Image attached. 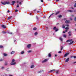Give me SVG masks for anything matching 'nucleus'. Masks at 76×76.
<instances>
[{"mask_svg":"<svg viewBox=\"0 0 76 76\" xmlns=\"http://www.w3.org/2000/svg\"><path fill=\"white\" fill-rule=\"evenodd\" d=\"M60 0H56V1H58Z\"/></svg>","mask_w":76,"mask_h":76,"instance_id":"59","label":"nucleus"},{"mask_svg":"<svg viewBox=\"0 0 76 76\" xmlns=\"http://www.w3.org/2000/svg\"><path fill=\"white\" fill-rule=\"evenodd\" d=\"M12 16H10V17H8L7 19H8V20H10V19H11V18H12Z\"/></svg>","mask_w":76,"mask_h":76,"instance_id":"20","label":"nucleus"},{"mask_svg":"<svg viewBox=\"0 0 76 76\" xmlns=\"http://www.w3.org/2000/svg\"><path fill=\"white\" fill-rule=\"evenodd\" d=\"M70 20H72V18H70Z\"/></svg>","mask_w":76,"mask_h":76,"instance_id":"51","label":"nucleus"},{"mask_svg":"<svg viewBox=\"0 0 76 76\" xmlns=\"http://www.w3.org/2000/svg\"><path fill=\"white\" fill-rule=\"evenodd\" d=\"M32 52V51L31 50H28L27 51V52L28 53H31Z\"/></svg>","mask_w":76,"mask_h":76,"instance_id":"29","label":"nucleus"},{"mask_svg":"<svg viewBox=\"0 0 76 76\" xmlns=\"http://www.w3.org/2000/svg\"><path fill=\"white\" fill-rule=\"evenodd\" d=\"M1 3L2 4H3L4 5H6V2H1Z\"/></svg>","mask_w":76,"mask_h":76,"instance_id":"9","label":"nucleus"},{"mask_svg":"<svg viewBox=\"0 0 76 76\" xmlns=\"http://www.w3.org/2000/svg\"><path fill=\"white\" fill-rule=\"evenodd\" d=\"M67 12H73V11L71 10H68L67 11Z\"/></svg>","mask_w":76,"mask_h":76,"instance_id":"25","label":"nucleus"},{"mask_svg":"<svg viewBox=\"0 0 76 76\" xmlns=\"http://www.w3.org/2000/svg\"><path fill=\"white\" fill-rule=\"evenodd\" d=\"M56 70L55 69H52L50 70L48 72V73H50V72H54V71H55Z\"/></svg>","mask_w":76,"mask_h":76,"instance_id":"7","label":"nucleus"},{"mask_svg":"<svg viewBox=\"0 0 76 76\" xmlns=\"http://www.w3.org/2000/svg\"><path fill=\"white\" fill-rule=\"evenodd\" d=\"M16 41V40H14V42H15Z\"/></svg>","mask_w":76,"mask_h":76,"instance_id":"60","label":"nucleus"},{"mask_svg":"<svg viewBox=\"0 0 76 76\" xmlns=\"http://www.w3.org/2000/svg\"><path fill=\"white\" fill-rule=\"evenodd\" d=\"M2 28H6V26H5L4 25H2L1 26Z\"/></svg>","mask_w":76,"mask_h":76,"instance_id":"15","label":"nucleus"},{"mask_svg":"<svg viewBox=\"0 0 76 76\" xmlns=\"http://www.w3.org/2000/svg\"><path fill=\"white\" fill-rule=\"evenodd\" d=\"M2 34H6V32L4 31H2Z\"/></svg>","mask_w":76,"mask_h":76,"instance_id":"19","label":"nucleus"},{"mask_svg":"<svg viewBox=\"0 0 76 76\" xmlns=\"http://www.w3.org/2000/svg\"><path fill=\"white\" fill-rule=\"evenodd\" d=\"M65 32H66L65 31H63V33L64 34V33H65Z\"/></svg>","mask_w":76,"mask_h":76,"instance_id":"57","label":"nucleus"},{"mask_svg":"<svg viewBox=\"0 0 76 76\" xmlns=\"http://www.w3.org/2000/svg\"><path fill=\"white\" fill-rule=\"evenodd\" d=\"M73 63H76V61L74 62Z\"/></svg>","mask_w":76,"mask_h":76,"instance_id":"56","label":"nucleus"},{"mask_svg":"<svg viewBox=\"0 0 76 76\" xmlns=\"http://www.w3.org/2000/svg\"><path fill=\"white\" fill-rule=\"evenodd\" d=\"M58 17L59 18H61V17H62V15H59Z\"/></svg>","mask_w":76,"mask_h":76,"instance_id":"33","label":"nucleus"},{"mask_svg":"<svg viewBox=\"0 0 76 76\" xmlns=\"http://www.w3.org/2000/svg\"><path fill=\"white\" fill-rule=\"evenodd\" d=\"M7 71H9V69H7Z\"/></svg>","mask_w":76,"mask_h":76,"instance_id":"58","label":"nucleus"},{"mask_svg":"<svg viewBox=\"0 0 76 76\" xmlns=\"http://www.w3.org/2000/svg\"><path fill=\"white\" fill-rule=\"evenodd\" d=\"M66 34H64L63 35V37H64V38H66Z\"/></svg>","mask_w":76,"mask_h":76,"instance_id":"24","label":"nucleus"},{"mask_svg":"<svg viewBox=\"0 0 76 76\" xmlns=\"http://www.w3.org/2000/svg\"><path fill=\"white\" fill-rule=\"evenodd\" d=\"M49 60V59L48 58L45 59L42 61V63H45V62H47V61H48Z\"/></svg>","mask_w":76,"mask_h":76,"instance_id":"3","label":"nucleus"},{"mask_svg":"<svg viewBox=\"0 0 76 76\" xmlns=\"http://www.w3.org/2000/svg\"><path fill=\"white\" fill-rule=\"evenodd\" d=\"M69 54V53H66L65 54L64 57H66V56H68Z\"/></svg>","mask_w":76,"mask_h":76,"instance_id":"11","label":"nucleus"},{"mask_svg":"<svg viewBox=\"0 0 76 76\" xmlns=\"http://www.w3.org/2000/svg\"><path fill=\"white\" fill-rule=\"evenodd\" d=\"M70 22V20H66L65 21V23H69Z\"/></svg>","mask_w":76,"mask_h":76,"instance_id":"6","label":"nucleus"},{"mask_svg":"<svg viewBox=\"0 0 76 76\" xmlns=\"http://www.w3.org/2000/svg\"><path fill=\"white\" fill-rule=\"evenodd\" d=\"M51 16L50 15L49 17V18H50V17H51Z\"/></svg>","mask_w":76,"mask_h":76,"instance_id":"53","label":"nucleus"},{"mask_svg":"<svg viewBox=\"0 0 76 76\" xmlns=\"http://www.w3.org/2000/svg\"><path fill=\"white\" fill-rule=\"evenodd\" d=\"M17 3H18V1H17Z\"/></svg>","mask_w":76,"mask_h":76,"instance_id":"64","label":"nucleus"},{"mask_svg":"<svg viewBox=\"0 0 76 76\" xmlns=\"http://www.w3.org/2000/svg\"><path fill=\"white\" fill-rule=\"evenodd\" d=\"M12 4H13V5H14V4H15V1H12Z\"/></svg>","mask_w":76,"mask_h":76,"instance_id":"23","label":"nucleus"},{"mask_svg":"<svg viewBox=\"0 0 76 76\" xmlns=\"http://www.w3.org/2000/svg\"><path fill=\"white\" fill-rule=\"evenodd\" d=\"M62 28H65L66 29H67L68 30L69 29V28L68 27L65 28V25H64L62 26Z\"/></svg>","mask_w":76,"mask_h":76,"instance_id":"4","label":"nucleus"},{"mask_svg":"<svg viewBox=\"0 0 76 76\" xmlns=\"http://www.w3.org/2000/svg\"><path fill=\"white\" fill-rule=\"evenodd\" d=\"M7 63H5L4 64V65L6 66V65H7Z\"/></svg>","mask_w":76,"mask_h":76,"instance_id":"34","label":"nucleus"},{"mask_svg":"<svg viewBox=\"0 0 76 76\" xmlns=\"http://www.w3.org/2000/svg\"><path fill=\"white\" fill-rule=\"evenodd\" d=\"M16 62H15V60L14 59H13L12 60V63H10V65H15V64H16Z\"/></svg>","mask_w":76,"mask_h":76,"instance_id":"1","label":"nucleus"},{"mask_svg":"<svg viewBox=\"0 0 76 76\" xmlns=\"http://www.w3.org/2000/svg\"><path fill=\"white\" fill-rule=\"evenodd\" d=\"M31 14V13H30V14H29L30 15H31V14Z\"/></svg>","mask_w":76,"mask_h":76,"instance_id":"61","label":"nucleus"},{"mask_svg":"<svg viewBox=\"0 0 76 76\" xmlns=\"http://www.w3.org/2000/svg\"><path fill=\"white\" fill-rule=\"evenodd\" d=\"M3 48V46H1V45L0 46V48Z\"/></svg>","mask_w":76,"mask_h":76,"instance_id":"32","label":"nucleus"},{"mask_svg":"<svg viewBox=\"0 0 76 76\" xmlns=\"http://www.w3.org/2000/svg\"><path fill=\"white\" fill-rule=\"evenodd\" d=\"M34 67L35 66L34 65H32L31 66V69H32V68H34Z\"/></svg>","mask_w":76,"mask_h":76,"instance_id":"12","label":"nucleus"},{"mask_svg":"<svg viewBox=\"0 0 76 76\" xmlns=\"http://www.w3.org/2000/svg\"><path fill=\"white\" fill-rule=\"evenodd\" d=\"M6 4H10V2L9 1L6 2Z\"/></svg>","mask_w":76,"mask_h":76,"instance_id":"16","label":"nucleus"},{"mask_svg":"<svg viewBox=\"0 0 76 76\" xmlns=\"http://www.w3.org/2000/svg\"><path fill=\"white\" fill-rule=\"evenodd\" d=\"M59 39L61 41H63V38H62L61 37H60L59 38Z\"/></svg>","mask_w":76,"mask_h":76,"instance_id":"17","label":"nucleus"},{"mask_svg":"<svg viewBox=\"0 0 76 76\" xmlns=\"http://www.w3.org/2000/svg\"><path fill=\"white\" fill-rule=\"evenodd\" d=\"M8 12H10V11L9 10H8L7 11Z\"/></svg>","mask_w":76,"mask_h":76,"instance_id":"54","label":"nucleus"},{"mask_svg":"<svg viewBox=\"0 0 76 76\" xmlns=\"http://www.w3.org/2000/svg\"><path fill=\"white\" fill-rule=\"evenodd\" d=\"M73 57L74 58H76V56H74Z\"/></svg>","mask_w":76,"mask_h":76,"instance_id":"43","label":"nucleus"},{"mask_svg":"<svg viewBox=\"0 0 76 76\" xmlns=\"http://www.w3.org/2000/svg\"><path fill=\"white\" fill-rule=\"evenodd\" d=\"M58 13H59V12H58L56 13L55 14V15H58Z\"/></svg>","mask_w":76,"mask_h":76,"instance_id":"28","label":"nucleus"},{"mask_svg":"<svg viewBox=\"0 0 76 76\" xmlns=\"http://www.w3.org/2000/svg\"><path fill=\"white\" fill-rule=\"evenodd\" d=\"M68 34H69V36H71V34H70V31H69L68 32Z\"/></svg>","mask_w":76,"mask_h":76,"instance_id":"31","label":"nucleus"},{"mask_svg":"<svg viewBox=\"0 0 76 76\" xmlns=\"http://www.w3.org/2000/svg\"><path fill=\"white\" fill-rule=\"evenodd\" d=\"M67 30H66L65 31V32H67Z\"/></svg>","mask_w":76,"mask_h":76,"instance_id":"47","label":"nucleus"},{"mask_svg":"<svg viewBox=\"0 0 76 76\" xmlns=\"http://www.w3.org/2000/svg\"><path fill=\"white\" fill-rule=\"evenodd\" d=\"M56 73L57 74H58V71L57 70L56 71Z\"/></svg>","mask_w":76,"mask_h":76,"instance_id":"38","label":"nucleus"},{"mask_svg":"<svg viewBox=\"0 0 76 76\" xmlns=\"http://www.w3.org/2000/svg\"><path fill=\"white\" fill-rule=\"evenodd\" d=\"M74 20H75V21H76V17L74 19Z\"/></svg>","mask_w":76,"mask_h":76,"instance_id":"41","label":"nucleus"},{"mask_svg":"<svg viewBox=\"0 0 76 76\" xmlns=\"http://www.w3.org/2000/svg\"><path fill=\"white\" fill-rule=\"evenodd\" d=\"M0 61H3V59H0Z\"/></svg>","mask_w":76,"mask_h":76,"instance_id":"46","label":"nucleus"},{"mask_svg":"<svg viewBox=\"0 0 76 76\" xmlns=\"http://www.w3.org/2000/svg\"><path fill=\"white\" fill-rule=\"evenodd\" d=\"M3 55L4 56H5V57H6V56H7V54L6 53H4L3 54Z\"/></svg>","mask_w":76,"mask_h":76,"instance_id":"14","label":"nucleus"},{"mask_svg":"<svg viewBox=\"0 0 76 76\" xmlns=\"http://www.w3.org/2000/svg\"><path fill=\"white\" fill-rule=\"evenodd\" d=\"M24 53H25V52L24 51H22L20 52V54H23Z\"/></svg>","mask_w":76,"mask_h":76,"instance_id":"13","label":"nucleus"},{"mask_svg":"<svg viewBox=\"0 0 76 76\" xmlns=\"http://www.w3.org/2000/svg\"><path fill=\"white\" fill-rule=\"evenodd\" d=\"M63 50V48H61V50Z\"/></svg>","mask_w":76,"mask_h":76,"instance_id":"52","label":"nucleus"},{"mask_svg":"<svg viewBox=\"0 0 76 76\" xmlns=\"http://www.w3.org/2000/svg\"><path fill=\"white\" fill-rule=\"evenodd\" d=\"M41 2H43V0H41Z\"/></svg>","mask_w":76,"mask_h":76,"instance_id":"49","label":"nucleus"},{"mask_svg":"<svg viewBox=\"0 0 76 76\" xmlns=\"http://www.w3.org/2000/svg\"><path fill=\"white\" fill-rule=\"evenodd\" d=\"M8 33L9 34H12V33L11 32H8Z\"/></svg>","mask_w":76,"mask_h":76,"instance_id":"35","label":"nucleus"},{"mask_svg":"<svg viewBox=\"0 0 76 76\" xmlns=\"http://www.w3.org/2000/svg\"><path fill=\"white\" fill-rule=\"evenodd\" d=\"M15 12H18V10H15Z\"/></svg>","mask_w":76,"mask_h":76,"instance_id":"36","label":"nucleus"},{"mask_svg":"<svg viewBox=\"0 0 76 76\" xmlns=\"http://www.w3.org/2000/svg\"><path fill=\"white\" fill-rule=\"evenodd\" d=\"M31 46H32L31 44H29L27 45V47L28 49H30V48H31Z\"/></svg>","mask_w":76,"mask_h":76,"instance_id":"2","label":"nucleus"},{"mask_svg":"<svg viewBox=\"0 0 76 76\" xmlns=\"http://www.w3.org/2000/svg\"><path fill=\"white\" fill-rule=\"evenodd\" d=\"M54 30H55V32H57L58 31V29L56 28V27H55L53 28Z\"/></svg>","mask_w":76,"mask_h":76,"instance_id":"5","label":"nucleus"},{"mask_svg":"<svg viewBox=\"0 0 76 76\" xmlns=\"http://www.w3.org/2000/svg\"><path fill=\"white\" fill-rule=\"evenodd\" d=\"M33 29L34 31H35L36 30H37V28L34 27L33 28Z\"/></svg>","mask_w":76,"mask_h":76,"instance_id":"26","label":"nucleus"},{"mask_svg":"<svg viewBox=\"0 0 76 76\" xmlns=\"http://www.w3.org/2000/svg\"><path fill=\"white\" fill-rule=\"evenodd\" d=\"M38 33L37 32H35L34 33V35L35 36H37V35H38Z\"/></svg>","mask_w":76,"mask_h":76,"instance_id":"22","label":"nucleus"},{"mask_svg":"<svg viewBox=\"0 0 76 76\" xmlns=\"http://www.w3.org/2000/svg\"><path fill=\"white\" fill-rule=\"evenodd\" d=\"M15 51H12V52L11 53V54H13L15 53Z\"/></svg>","mask_w":76,"mask_h":76,"instance_id":"21","label":"nucleus"},{"mask_svg":"<svg viewBox=\"0 0 76 76\" xmlns=\"http://www.w3.org/2000/svg\"><path fill=\"white\" fill-rule=\"evenodd\" d=\"M75 31H76V28L75 29Z\"/></svg>","mask_w":76,"mask_h":76,"instance_id":"63","label":"nucleus"},{"mask_svg":"<svg viewBox=\"0 0 76 76\" xmlns=\"http://www.w3.org/2000/svg\"><path fill=\"white\" fill-rule=\"evenodd\" d=\"M74 7H76V3L74 5Z\"/></svg>","mask_w":76,"mask_h":76,"instance_id":"48","label":"nucleus"},{"mask_svg":"<svg viewBox=\"0 0 76 76\" xmlns=\"http://www.w3.org/2000/svg\"><path fill=\"white\" fill-rule=\"evenodd\" d=\"M71 41H72V39L68 40L67 41H66V42H71Z\"/></svg>","mask_w":76,"mask_h":76,"instance_id":"8","label":"nucleus"},{"mask_svg":"<svg viewBox=\"0 0 76 76\" xmlns=\"http://www.w3.org/2000/svg\"><path fill=\"white\" fill-rule=\"evenodd\" d=\"M64 20H66V18H64Z\"/></svg>","mask_w":76,"mask_h":76,"instance_id":"50","label":"nucleus"},{"mask_svg":"<svg viewBox=\"0 0 76 76\" xmlns=\"http://www.w3.org/2000/svg\"><path fill=\"white\" fill-rule=\"evenodd\" d=\"M19 4H22V2H20L19 3Z\"/></svg>","mask_w":76,"mask_h":76,"instance_id":"42","label":"nucleus"},{"mask_svg":"<svg viewBox=\"0 0 76 76\" xmlns=\"http://www.w3.org/2000/svg\"><path fill=\"white\" fill-rule=\"evenodd\" d=\"M16 7L17 8L19 7V4H18L17 5V6Z\"/></svg>","mask_w":76,"mask_h":76,"instance_id":"37","label":"nucleus"},{"mask_svg":"<svg viewBox=\"0 0 76 76\" xmlns=\"http://www.w3.org/2000/svg\"><path fill=\"white\" fill-rule=\"evenodd\" d=\"M9 76H13V75H9Z\"/></svg>","mask_w":76,"mask_h":76,"instance_id":"55","label":"nucleus"},{"mask_svg":"<svg viewBox=\"0 0 76 76\" xmlns=\"http://www.w3.org/2000/svg\"><path fill=\"white\" fill-rule=\"evenodd\" d=\"M71 16H72V17L73 16V15H71Z\"/></svg>","mask_w":76,"mask_h":76,"instance_id":"62","label":"nucleus"},{"mask_svg":"<svg viewBox=\"0 0 76 76\" xmlns=\"http://www.w3.org/2000/svg\"><path fill=\"white\" fill-rule=\"evenodd\" d=\"M65 26H66V27H69V24H66L65 25Z\"/></svg>","mask_w":76,"mask_h":76,"instance_id":"27","label":"nucleus"},{"mask_svg":"<svg viewBox=\"0 0 76 76\" xmlns=\"http://www.w3.org/2000/svg\"><path fill=\"white\" fill-rule=\"evenodd\" d=\"M58 53H61V52L60 51H59V52H58Z\"/></svg>","mask_w":76,"mask_h":76,"instance_id":"45","label":"nucleus"},{"mask_svg":"<svg viewBox=\"0 0 76 76\" xmlns=\"http://www.w3.org/2000/svg\"><path fill=\"white\" fill-rule=\"evenodd\" d=\"M74 42L73 41H72L71 42L69 43V45H71V44H72Z\"/></svg>","mask_w":76,"mask_h":76,"instance_id":"10","label":"nucleus"},{"mask_svg":"<svg viewBox=\"0 0 76 76\" xmlns=\"http://www.w3.org/2000/svg\"><path fill=\"white\" fill-rule=\"evenodd\" d=\"M2 69H4V66H2L1 67Z\"/></svg>","mask_w":76,"mask_h":76,"instance_id":"40","label":"nucleus"},{"mask_svg":"<svg viewBox=\"0 0 76 76\" xmlns=\"http://www.w3.org/2000/svg\"><path fill=\"white\" fill-rule=\"evenodd\" d=\"M54 15V13H52L50 15L51 16H52V15Z\"/></svg>","mask_w":76,"mask_h":76,"instance_id":"44","label":"nucleus"},{"mask_svg":"<svg viewBox=\"0 0 76 76\" xmlns=\"http://www.w3.org/2000/svg\"><path fill=\"white\" fill-rule=\"evenodd\" d=\"M69 61V58H68L65 61V62H68Z\"/></svg>","mask_w":76,"mask_h":76,"instance_id":"18","label":"nucleus"},{"mask_svg":"<svg viewBox=\"0 0 76 76\" xmlns=\"http://www.w3.org/2000/svg\"><path fill=\"white\" fill-rule=\"evenodd\" d=\"M48 56L49 57H51V53H49L48 55Z\"/></svg>","mask_w":76,"mask_h":76,"instance_id":"30","label":"nucleus"},{"mask_svg":"<svg viewBox=\"0 0 76 76\" xmlns=\"http://www.w3.org/2000/svg\"><path fill=\"white\" fill-rule=\"evenodd\" d=\"M57 54H55V57H57Z\"/></svg>","mask_w":76,"mask_h":76,"instance_id":"39","label":"nucleus"}]
</instances>
